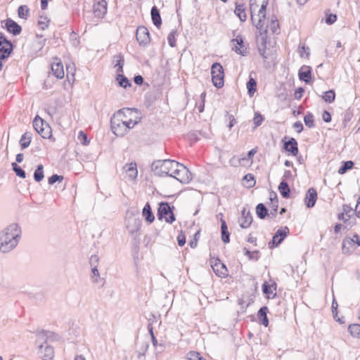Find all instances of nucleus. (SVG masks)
Wrapping results in <instances>:
<instances>
[{
	"mask_svg": "<svg viewBox=\"0 0 360 360\" xmlns=\"http://www.w3.org/2000/svg\"><path fill=\"white\" fill-rule=\"evenodd\" d=\"M151 169L158 176H169L182 184H188L193 179L187 167L173 160H155L151 165Z\"/></svg>",
	"mask_w": 360,
	"mask_h": 360,
	"instance_id": "obj_1",
	"label": "nucleus"
},
{
	"mask_svg": "<svg viewBox=\"0 0 360 360\" xmlns=\"http://www.w3.org/2000/svg\"><path fill=\"white\" fill-rule=\"evenodd\" d=\"M20 226L13 223L0 232V252L7 253L13 250L21 238Z\"/></svg>",
	"mask_w": 360,
	"mask_h": 360,
	"instance_id": "obj_2",
	"label": "nucleus"
},
{
	"mask_svg": "<svg viewBox=\"0 0 360 360\" xmlns=\"http://www.w3.org/2000/svg\"><path fill=\"white\" fill-rule=\"evenodd\" d=\"M268 2L269 0H250V10L251 13H255L259 7V4H261L258 11L259 20L257 22V30L259 31L260 34L263 33L267 34L268 31L269 26H264Z\"/></svg>",
	"mask_w": 360,
	"mask_h": 360,
	"instance_id": "obj_3",
	"label": "nucleus"
},
{
	"mask_svg": "<svg viewBox=\"0 0 360 360\" xmlns=\"http://www.w3.org/2000/svg\"><path fill=\"white\" fill-rule=\"evenodd\" d=\"M123 110H119L117 112V114L115 115L110 120V127L112 131L117 136H123L125 135L129 131V127L127 124V122L122 120V117L124 116ZM127 111H129V108L125 109Z\"/></svg>",
	"mask_w": 360,
	"mask_h": 360,
	"instance_id": "obj_4",
	"label": "nucleus"
},
{
	"mask_svg": "<svg viewBox=\"0 0 360 360\" xmlns=\"http://www.w3.org/2000/svg\"><path fill=\"white\" fill-rule=\"evenodd\" d=\"M174 209V207L173 206L171 207L167 202H160L157 213L158 219L162 220L165 219L166 222L172 224L176 220Z\"/></svg>",
	"mask_w": 360,
	"mask_h": 360,
	"instance_id": "obj_5",
	"label": "nucleus"
},
{
	"mask_svg": "<svg viewBox=\"0 0 360 360\" xmlns=\"http://www.w3.org/2000/svg\"><path fill=\"white\" fill-rule=\"evenodd\" d=\"M211 75L213 85L217 89L221 88L224 84V71L219 63L216 62L212 65Z\"/></svg>",
	"mask_w": 360,
	"mask_h": 360,
	"instance_id": "obj_6",
	"label": "nucleus"
},
{
	"mask_svg": "<svg viewBox=\"0 0 360 360\" xmlns=\"http://www.w3.org/2000/svg\"><path fill=\"white\" fill-rule=\"evenodd\" d=\"M142 223L139 218L129 217L127 220V229L129 234L134 237L136 243H139L140 229Z\"/></svg>",
	"mask_w": 360,
	"mask_h": 360,
	"instance_id": "obj_7",
	"label": "nucleus"
},
{
	"mask_svg": "<svg viewBox=\"0 0 360 360\" xmlns=\"http://www.w3.org/2000/svg\"><path fill=\"white\" fill-rule=\"evenodd\" d=\"M289 233L290 230L288 226L278 229L273 236L272 239L268 243L269 248L274 249V248L278 247L282 243Z\"/></svg>",
	"mask_w": 360,
	"mask_h": 360,
	"instance_id": "obj_8",
	"label": "nucleus"
},
{
	"mask_svg": "<svg viewBox=\"0 0 360 360\" xmlns=\"http://www.w3.org/2000/svg\"><path fill=\"white\" fill-rule=\"evenodd\" d=\"M13 51V45L11 41L0 32V59L8 58Z\"/></svg>",
	"mask_w": 360,
	"mask_h": 360,
	"instance_id": "obj_9",
	"label": "nucleus"
},
{
	"mask_svg": "<svg viewBox=\"0 0 360 360\" xmlns=\"http://www.w3.org/2000/svg\"><path fill=\"white\" fill-rule=\"evenodd\" d=\"M231 42L233 45L232 50L236 53L243 56L248 55V44H245L242 35L238 34L235 39H231Z\"/></svg>",
	"mask_w": 360,
	"mask_h": 360,
	"instance_id": "obj_10",
	"label": "nucleus"
},
{
	"mask_svg": "<svg viewBox=\"0 0 360 360\" xmlns=\"http://www.w3.org/2000/svg\"><path fill=\"white\" fill-rule=\"evenodd\" d=\"M210 265L215 274L221 278H225L228 275V269L226 265L218 258L210 257Z\"/></svg>",
	"mask_w": 360,
	"mask_h": 360,
	"instance_id": "obj_11",
	"label": "nucleus"
},
{
	"mask_svg": "<svg viewBox=\"0 0 360 360\" xmlns=\"http://www.w3.org/2000/svg\"><path fill=\"white\" fill-rule=\"evenodd\" d=\"M282 142L283 149L285 152L289 153L292 156H297L299 153L298 143L295 138L284 136L282 139Z\"/></svg>",
	"mask_w": 360,
	"mask_h": 360,
	"instance_id": "obj_12",
	"label": "nucleus"
},
{
	"mask_svg": "<svg viewBox=\"0 0 360 360\" xmlns=\"http://www.w3.org/2000/svg\"><path fill=\"white\" fill-rule=\"evenodd\" d=\"M136 38L140 46H147L150 41L148 30L145 26H139L136 32Z\"/></svg>",
	"mask_w": 360,
	"mask_h": 360,
	"instance_id": "obj_13",
	"label": "nucleus"
},
{
	"mask_svg": "<svg viewBox=\"0 0 360 360\" xmlns=\"http://www.w3.org/2000/svg\"><path fill=\"white\" fill-rule=\"evenodd\" d=\"M108 3L105 0H94L93 4V12L95 17L103 18L107 13Z\"/></svg>",
	"mask_w": 360,
	"mask_h": 360,
	"instance_id": "obj_14",
	"label": "nucleus"
},
{
	"mask_svg": "<svg viewBox=\"0 0 360 360\" xmlns=\"http://www.w3.org/2000/svg\"><path fill=\"white\" fill-rule=\"evenodd\" d=\"M4 22L3 28L6 29L10 34H12L13 36H18L21 33L22 27L13 19L8 18Z\"/></svg>",
	"mask_w": 360,
	"mask_h": 360,
	"instance_id": "obj_15",
	"label": "nucleus"
},
{
	"mask_svg": "<svg viewBox=\"0 0 360 360\" xmlns=\"http://www.w3.org/2000/svg\"><path fill=\"white\" fill-rule=\"evenodd\" d=\"M253 221L250 212L246 211L245 208L241 211V217L239 219L240 226L242 229H247L250 226Z\"/></svg>",
	"mask_w": 360,
	"mask_h": 360,
	"instance_id": "obj_16",
	"label": "nucleus"
},
{
	"mask_svg": "<svg viewBox=\"0 0 360 360\" xmlns=\"http://www.w3.org/2000/svg\"><path fill=\"white\" fill-rule=\"evenodd\" d=\"M311 72L312 69L309 65H302L298 71V77L300 80L304 82L305 83H309L311 80Z\"/></svg>",
	"mask_w": 360,
	"mask_h": 360,
	"instance_id": "obj_17",
	"label": "nucleus"
},
{
	"mask_svg": "<svg viewBox=\"0 0 360 360\" xmlns=\"http://www.w3.org/2000/svg\"><path fill=\"white\" fill-rule=\"evenodd\" d=\"M317 200V192L314 188H310L308 189L305 198L304 202L308 208L313 207Z\"/></svg>",
	"mask_w": 360,
	"mask_h": 360,
	"instance_id": "obj_18",
	"label": "nucleus"
},
{
	"mask_svg": "<svg viewBox=\"0 0 360 360\" xmlns=\"http://www.w3.org/2000/svg\"><path fill=\"white\" fill-rule=\"evenodd\" d=\"M269 311L266 306L262 307L257 312V318L259 323L263 325L265 327L269 326V319L267 317V313Z\"/></svg>",
	"mask_w": 360,
	"mask_h": 360,
	"instance_id": "obj_19",
	"label": "nucleus"
},
{
	"mask_svg": "<svg viewBox=\"0 0 360 360\" xmlns=\"http://www.w3.org/2000/svg\"><path fill=\"white\" fill-rule=\"evenodd\" d=\"M49 339L50 336L49 335V333L46 332L44 330H42L37 333L36 345L39 349H41L44 347V345H46Z\"/></svg>",
	"mask_w": 360,
	"mask_h": 360,
	"instance_id": "obj_20",
	"label": "nucleus"
},
{
	"mask_svg": "<svg viewBox=\"0 0 360 360\" xmlns=\"http://www.w3.org/2000/svg\"><path fill=\"white\" fill-rule=\"evenodd\" d=\"M276 287L277 285L275 282L270 285L268 282L264 281L262 284V292L267 298H274L276 295V293L273 292L272 288H274L276 290Z\"/></svg>",
	"mask_w": 360,
	"mask_h": 360,
	"instance_id": "obj_21",
	"label": "nucleus"
},
{
	"mask_svg": "<svg viewBox=\"0 0 360 360\" xmlns=\"http://www.w3.org/2000/svg\"><path fill=\"white\" fill-rule=\"evenodd\" d=\"M51 71L53 75L58 79H62L64 77L63 65L60 61H57L51 64Z\"/></svg>",
	"mask_w": 360,
	"mask_h": 360,
	"instance_id": "obj_22",
	"label": "nucleus"
},
{
	"mask_svg": "<svg viewBox=\"0 0 360 360\" xmlns=\"http://www.w3.org/2000/svg\"><path fill=\"white\" fill-rule=\"evenodd\" d=\"M151 19L153 25L157 27L160 28L162 25V18L159 9L156 6H153L150 11Z\"/></svg>",
	"mask_w": 360,
	"mask_h": 360,
	"instance_id": "obj_23",
	"label": "nucleus"
},
{
	"mask_svg": "<svg viewBox=\"0 0 360 360\" xmlns=\"http://www.w3.org/2000/svg\"><path fill=\"white\" fill-rule=\"evenodd\" d=\"M39 353L43 360H51L54 356V350L53 347L46 345L41 349H39Z\"/></svg>",
	"mask_w": 360,
	"mask_h": 360,
	"instance_id": "obj_24",
	"label": "nucleus"
},
{
	"mask_svg": "<svg viewBox=\"0 0 360 360\" xmlns=\"http://www.w3.org/2000/svg\"><path fill=\"white\" fill-rule=\"evenodd\" d=\"M262 36L261 37V45L258 47V51L259 55L262 57L264 62L266 64H269V62H266L268 59V56L266 53V34L263 33L262 34H260Z\"/></svg>",
	"mask_w": 360,
	"mask_h": 360,
	"instance_id": "obj_25",
	"label": "nucleus"
},
{
	"mask_svg": "<svg viewBox=\"0 0 360 360\" xmlns=\"http://www.w3.org/2000/svg\"><path fill=\"white\" fill-rule=\"evenodd\" d=\"M221 223V240L224 243H229L230 242V233L228 230V226L226 221L224 219H220Z\"/></svg>",
	"mask_w": 360,
	"mask_h": 360,
	"instance_id": "obj_26",
	"label": "nucleus"
},
{
	"mask_svg": "<svg viewBox=\"0 0 360 360\" xmlns=\"http://www.w3.org/2000/svg\"><path fill=\"white\" fill-rule=\"evenodd\" d=\"M114 67L117 68L116 72H123V67L124 65V56L122 53L117 54L113 56Z\"/></svg>",
	"mask_w": 360,
	"mask_h": 360,
	"instance_id": "obj_27",
	"label": "nucleus"
},
{
	"mask_svg": "<svg viewBox=\"0 0 360 360\" xmlns=\"http://www.w3.org/2000/svg\"><path fill=\"white\" fill-rule=\"evenodd\" d=\"M123 72H117L116 76V81L118 83V85L120 87H122L124 89H127L128 87H130L131 86V82L129 80V79L124 76Z\"/></svg>",
	"mask_w": 360,
	"mask_h": 360,
	"instance_id": "obj_28",
	"label": "nucleus"
},
{
	"mask_svg": "<svg viewBox=\"0 0 360 360\" xmlns=\"http://www.w3.org/2000/svg\"><path fill=\"white\" fill-rule=\"evenodd\" d=\"M142 214L145 217V219L149 223H152L155 220V216L149 202H146L144 205L142 210Z\"/></svg>",
	"mask_w": 360,
	"mask_h": 360,
	"instance_id": "obj_29",
	"label": "nucleus"
},
{
	"mask_svg": "<svg viewBox=\"0 0 360 360\" xmlns=\"http://www.w3.org/2000/svg\"><path fill=\"white\" fill-rule=\"evenodd\" d=\"M32 134L31 132L27 131L24 133L20 139V146L22 150L27 148L32 141Z\"/></svg>",
	"mask_w": 360,
	"mask_h": 360,
	"instance_id": "obj_30",
	"label": "nucleus"
},
{
	"mask_svg": "<svg viewBox=\"0 0 360 360\" xmlns=\"http://www.w3.org/2000/svg\"><path fill=\"white\" fill-rule=\"evenodd\" d=\"M124 168L125 169L126 173L127 174L128 176L131 179H134L136 178L138 171L136 162H131L130 164H127L124 166Z\"/></svg>",
	"mask_w": 360,
	"mask_h": 360,
	"instance_id": "obj_31",
	"label": "nucleus"
},
{
	"mask_svg": "<svg viewBox=\"0 0 360 360\" xmlns=\"http://www.w3.org/2000/svg\"><path fill=\"white\" fill-rule=\"evenodd\" d=\"M278 189L284 198H288L290 195V188L287 181H281L278 185Z\"/></svg>",
	"mask_w": 360,
	"mask_h": 360,
	"instance_id": "obj_32",
	"label": "nucleus"
},
{
	"mask_svg": "<svg viewBox=\"0 0 360 360\" xmlns=\"http://www.w3.org/2000/svg\"><path fill=\"white\" fill-rule=\"evenodd\" d=\"M257 82L255 79L250 76L248 81L246 83V87L248 89V94L252 97L257 91Z\"/></svg>",
	"mask_w": 360,
	"mask_h": 360,
	"instance_id": "obj_33",
	"label": "nucleus"
},
{
	"mask_svg": "<svg viewBox=\"0 0 360 360\" xmlns=\"http://www.w3.org/2000/svg\"><path fill=\"white\" fill-rule=\"evenodd\" d=\"M234 13L239 18L240 21L244 22L247 19V15L245 11V7L243 4L236 3V8Z\"/></svg>",
	"mask_w": 360,
	"mask_h": 360,
	"instance_id": "obj_34",
	"label": "nucleus"
},
{
	"mask_svg": "<svg viewBox=\"0 0 360 360\" xmlns=\"http://www.w3.org/2000/svg\"><path fill=\"white\" fill-rule=\"evenodd\" d=\"M256 214L257 217L260 219H265L269 214V210L266 207L263 203H259L256 206Z\"/></svg>",
	"mask_w": 360,
	"mask_h": 360,
	"instance_id": "obj_35",
	"label": "nucleus"
},
{
	"mask_svg": "<svg viewBox=\"0 0 360 360\" xmlns=\"http://www.w3.org/2000/svg\"><path fill=\"white\" fill-rule=\"evenodd\" d=\"M38 134L43 138L50 139L52 136V130L50 125L45 122L44 126L39 129Z\"/></svg>",
	"mask_w": 360,
	"mask_h": 360,
	"instance_id": "obj_36",
	"label": "nucleus"
},
{
	"mask_svg": "<svg viewBox=\"0 0 360 360\" xmlns=\"http://www.w3.org/2000/svg\"><path fill=\"white\" fill-rule=\"evenodd\" d=\"M354 245V241L350 237H345L342 240V250L343 254L351 252V248Z\"/></svg>",
	"mask_w": 360,
	"mask_h": 360,
	"instance_id": "obj_37",
	"label": "nucleus"
},
{
	"mask_svg": "<svg viewBox=\"0 0 360 360\" xmlns=\"http://www.w3.org/2000/svg\"><path fill=\"white\" fill-rule=\"evenodd\" d=\"M34 179L37 182H40L43 180L44 177V166L41 164L37 165L34 172Z\"/></svg>",
	"mask_w": 360,
	"mask_h": 360,
	"instance_id": "obj_38",
	"label": "nucleus"
},
{
	"mask_svg": "<svg viewBox=\"0 0 360 360\" xmlns=\"http://www.w3.org/2000/svg\"><path fill=\"white\" fill-rule=\"evenodd\" d=\"M354 165V163L352 160H347L342 162V165L338 169V173L340 174H344L348 170L352 169Z\"/></svg>",
	"mask_w": 360,
	"mask_h": 360,
	"instance_id": "obj_39",
	"label": "nucleus"
},
{
	"mask_svg": "<svg viewBox=\"0 0 360 360\" xmlns=\"http://www.w3.org/2000/svg\"><path fill=\"white\" fill-rule=\"evenodd\" d=\"M245 255L248 256L250 260H259L260 257V252L259 250L250 251L247 248H243Z\"/></svg>",
	"mask_w": 360,
	"mask_h": 360,
	"instance_id": "obj_40",
	"label": "nucleus"
},
{
	"mask_svg": "<svg viewBox=\"0 0 360 360\" xmlns=\"http://www.w3.org/2000/svg\"><path fill=\"white\" fill-rule=\"evenodd\" d=\"M348 332L353 338H359L360 335V324L352 323L348 326Z\"/></svg>",
	"mask_w": 360,
	"mask_h": 360,
	"instance_id": "obj_41",
	"label": "nucleus"
},
{
	"mask_svg": "<svg viewBox=\"0 0 360 360\" xmlns=\"http://www.w3.org/2000/svg\"><path fill=\"white\" fill-rule=\"evenodd\" d=\"M323 100L328 103H331L334 102L335 99V92L333 89H330L328 91H326L323 93L322 95Z\"/></svg>",
	"mask_w": 360,
	"mask_h": 360,
	"instance_id": "obj_42",
	"label": "nucleus"
},
{
	"mask_svg": "<svg viewBox=\"0 0 360 360\" xmlns=\"http://www.w3.org/2000/svg\"><path fill=\"white\" fill-rule=\"evenodd\" d=\"M18 15L19 18L27 20L30 16V8L26 5H21L18 8Z\"/></svg>",
	"mask_w": 360,
	"mask_h": 360,
	"instance_id": "obj_43",
	"label": "nucleus"
},
{
	"mask_svg": "<svg viewBox=\"0 0 360 360\" xmlns=\"http://www.w3.org/2000/svg\"><path fill=\"white\" fill-rule=\"evenodd\" d=\"M243 181L245 182V186L248 188H252L256 184L255 176L252 174H247L243 178Z\"/></svg>",
	"mask_w": 360,
	"mask_h": 360,
	"instance_id": "obj_44",
	"label": "nucleus"
},
{
	"mask_svg": "<svg viewBox=\"0 0 360 360\" xmlns=\"http://www.w3.org/2000/svg\"><path fill=\"white\" fill-rule=\"evenodd\" d=\"M11 166L12 169L17 176L22 179H25L26 177V173L25 170L20 166H19L17 162H12Z\"/></svg>",
	"mask_w": 360,
	"mask_h": 360,
	"instance_id": "obj_45",
	"label": "nucleus"
},
{
	"mask_svg": "<svg viewBox=\"0 0 360 360\" xmlns=\"http://www.w3.org/2000/svg\"><path fill=\"white\" fill-rule=\"evenodd\" d=\"M304 122L308 128L314 127V115L310 112H307L304 117Z\"/></svg>",
	"mask_w": 360,
	"mask_h": 360,
	"instance_id": "obj_46",
	"label": "nucleus"
},
{
	"mask_svg": "<svg viewBox=\"0 0 360 360\" xmlns=\"http://www.w3.org/2000/svg\"><path fill=\"white\" fill-rule=\"evenodd\" d=\"M342 115L343 117V125L345 127L347 125V124L351 121L353 117L352 110L350 108H349L342 114Z\"/></svg>",
	"mask_w": 360,
	"mask_h": 360,
	"instance_id": "obj_47",
	"label": "nucleus"
},
{
	"mask_svg": "<svg viewBox=\"0 0 360 360\" xmlns=\"http://www.w3.org/2000/svg\"><path fill=\"white\" fill-rule=\"evenodd\" d=\"M45 121L41 119L39 115H37L33 120V127L35 131L38 133L39 129H41L44 126Z\"/></svg>",
	"mask_w": 360,
	"mask_h": 360,
	"instance_id": "obj_48",
	"label": "nucleus"
},
{
	"mask_svg": "<svg viewBox=\"0 0 360 360\" xmlns=\"http://www.w3.org/2000/svg\"><path fill=\"white\" fill-rule=\"evenodd\" d=\"M177 35V31L172 30L167 36V41L169 45L174 48L176 46V36Z\"/></svg>",
	"mask_w": 360,
	"mask_h": 360,
	"instance_id": "obj_49",
	"label": "nucleus"
},
{
	"mask_svg": "<svg viewBox=\"0 0 360 360\" xmlns=\"http://www.w3.org/2000/svg\"><path fill=\"white\" fill-rule=\"evenodd\" d=\"M49 22L50 20L46 16L39 15L38 25L41 30H44L49 27Z\"/></svg>",
	"mask_w": 360,
	"mask_h": 360,
	"instance_id": "obj_50",
	"label": "nucleus"
},
{
	"mask_svg": "<svg viewBox=\"0 0 360 360\" xmlns=\"http://www.w3.org/2000/svg\"><path fill=\"white\" fill-rule=\"evenodd\" d=\"M269 28L272 33H276L279 29V23L276 16H273L270 21Z\"/></svg>",
	"mask_w": 360,
	"mask_h": 360,
	"instance_id": "obj_51",
	"label": "nucleus"
},
{
	"mask_svg": "<svg viewBox=\"0 0 360 360\" xmlns=\"http://www.w3.org/2000/svg\"><path fill=\"white\" fill-rule=\"evenodd\" d=\"M225 117L229 120L228 127L229 130H231L232 127L236 124V120L235 119L234 116L229 114L228 111H226Z\"/></svg>",
	"mask_w": 360,
	"mask_h": 360,
	"instance_id": "obj_52",
	"label": "nucleus"
},
{
	"mask_svg": "<svg viewBox=\"0 0 360 360\" xmlns=\"http://www.w3.org/2000/svg\"><path fill=\"white\" fill-rule=\"evenodd\" d=\"M63 179V176L55 174L51 175L50 177H49L48 183L50 185H53V184H55L57 181H62Z\"/></svg>",
	"mask_w": 360,
	"mask_h": 360,
	"instance_id": "obj_53",
	"label": "nucleus"
},
{
	"mask_svg": "<svg viewBox=\"0 0 360 360\" xmlns=\"http://www.w3.org/2000/svg\"><path fill=\"white\" fill-rule=\"evenodd\" d=\"M78 139L84 146H86L89 143V140L88 139V136H87L86 134H85L83 131H80L79 132Z\"/></svg>",
	"mask_w": 360,
	"mask_h": 360,
	"instance_id": "obj_54",
	"label": "nucleus"
},
{
	"mask_svg": "<svg viewBox=\"0 0 360 360\" xmlns=\"http://www.w3.org/2000/svg\"><path fill=\"white\" fill-rule=\"evenodd\" d=\"M264 120L263 116L258 112L255 113V117L253 118V122L255 125V127L260 126Z\"/></svg>",
	"mask_w": 360,
	"mask_h": 360,
	"instance_id": "obj_55",
	"label": "nucleus"
},
{
	"mask_svg": "<svg viewBox=\"0 0 360 360\" xmlns=\"http://www.w3.org/2000/svg\"><path fill=\"white\" fill-rule=\"evenodd\" d=\"M188 360H200L201 359L202 355L195 351H191L187 354Z\"/></svg>",
	"mask_w": 360,
	"mask_h": 360,
	"instance_id": "obj_56",
	"label": "nucleus"
},
{
	"mask_svg": "<svg viewBox=\"0 0 360 360\" xmlns=\"http://www.w3.org/2000/svg\"><path fill=\"white\" fill-rule=\"evenodd\" d=\"M337 20V15L329 13L326 15V24L330 25L333 24Z\"/></svg>",
	"mask_w": 360,
	"mask_h": 360,
	"instance_id": "obj_57",
	"label": "nucleus"
},
{
	"mask_svg": "<svg viewBox=\"0 0 360 360\" xmlns=\"http://www.w3.org/2000/svg\"><path fill=\"white\" fill-rule=\"evenodd\" d=\"M278 207V201H275V203L271 204V211H270V213L269 214V216H271V217H275L277 214Z\"/></svg>",
	"mask_w": 360,
	"mask_h": 360,
	"instance_id": "obj_58",
	"label": "nucleus"
},
{
	"mask_svg": "<svg viewBox=\"0 0 360 360\" xmlns=\"http://www.w3.org/2000/svg\"><path fill=\"white\" fill-rule=\"evenodd\" d=\"M178 245L181 247L184 246L186 243V236L181 231L177 236Z\"/></svg>",
	"mask_w": 360,
	"mask_h": 360,
	"instance_id": "obj_59",
	"label": "nucleus"
},
{
	"mask_svg": "<svg viewBox=\"0 0 360 360\" xmlns=\"http://www.w3.org/2000/svg\"><path fill=\"white\" fill-rule=\"evenodd\" d=\"M98 262H99V258H98V255H93L91 256V257L89 259V264L91 265V266H98Z\"/></svg>",
	"mask_w": 360,
	"mask_h": 360,
	"instance_id": "obj_60",
	"label": "nucleus"
},
{
	"mask_svg": "<svg viewBox=\"0 0 360 360\" xmlns=\"http://www.w3.org/2000/svg\"><path fill=\"white\" fill-rule=\"evenodd\" d=\"M353 209L349 205H343L342 206V212L347 215V217L350 219L351 214L350 213L352 212Z\"/></svg>",
	"mask_w": 360,
	"mask_h": 360,
	"instance_id": "obj_61",
	"label": "nucleus"
},
{
	"mask_svg": "<svg viewBox=\"0 0 360 360\" xmlns=\"http://www.w3.org/2000/svg\"><path fill=\"white\" fill-rule=\"evenodd\" d=\"M148 345L146 344L143 349V352H139L136 356V360H146L145 352L147 351Z\"/></svg>",
	"mask_w": 360,
	"mask_h": 360,
	"instance_id": "obj_62",
	"label": "nucleus"
},
{
	"mask_svg": "<svg viewBox=\"0 0 360 360\" xmlns=\"http://www.w3.org/2000/svg\"><path fill=\"white\" fill-rule=\"evenodd\" d=\"M293 128L297 133H301L303 131V124L300 121H297L293 124Z\"/></svg>",
	"mask_w": 360,
	"mask_h": 360,
	"instance_id": "obj_63",
	"label": "nucleus"
},
{
	"mask_svg": "<svg viewBox=\"0 0 360 360\" xmlns=\"http://www.w3.org/2000/svg\"><path fill=\"white\" fill-rule=\"evenodd\" d=\"M322 119L325 122H330L331 121V114L325 110L322 113Z\"/></svg>",
	"mask_w": 360,
	"mask_h": 360,
	"instance_id": "obj_64",
	"label": "nucleus"
}]
</instances>
